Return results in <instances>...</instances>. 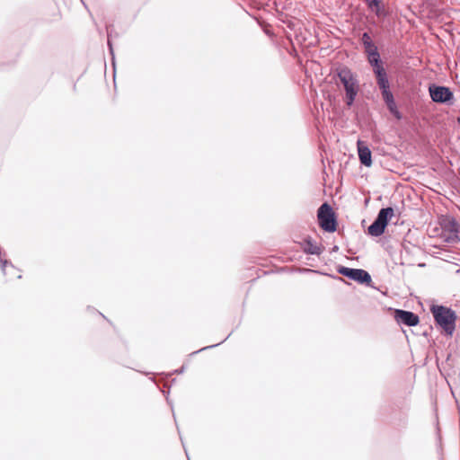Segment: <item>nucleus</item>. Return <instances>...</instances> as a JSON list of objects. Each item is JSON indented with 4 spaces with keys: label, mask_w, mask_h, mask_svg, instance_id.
<instances>
[{
    "label": "nucleus",
    "mask_w": 460,
    "mask_h": 460,
    "mask_svg": "<svg viewBox=\"0 0 460 460\" xmlns=\"http://www.w3.org/2000/svg\"><path fill=\"white\" fill-rule=\"evenodd\" d=\"M433 320L442 334L449 337L454 334L457 314L451 307L433 304Z\"/></svg>",
    "instance_id": "nucleus-1"
},
{
    "label": "nucleus",
    "mask_w": 460,
    "mask_h": 460,
    "mask_svg": "<svg viewBox=\"0 0 460 460\" xmlns=\"http://www.w3.org/2000/svg\"><path fill=\"white\" fill-rule=\"evenodd\" d=\"M438 226L433 227V238L440 237L444 242L456 243L460 241V226L455 217L449 215H440L438 217Z\"/></svg>",
    "instance_id": "nucleus-2"
},
{
    "label": "nucleus",
    "mask_w": 460,
    "mask_h": 460,
    "mask_svg": "<svg viewBox=\"0 0 460 460\" xmlns=\"http://www.w3.org/2000/svg\"><path fill=\"white\" fill-rule=\"evenodd\" d=\"M337 76L345 90V102L348 107L353 105L358 93V82L354 73L348 66H341L336 69Z\"/></svg>",
    "instance_id": "nucleus-3"
},
{
    "label": "nucleus",
    "mask_w": 460,
    "mask_h": 460,
    "mask_svg": "<svg viewBox=\"0 0 460 460\" xmlns=\"http://www.w3.org/2000/svg\"><path fill=\"white\" fill-rule=\"evenodd\" d=\"M317 218L320 227L328 233H333L337 229V218L332 208L328 203H323L317 210Z\"/></svg>",
    "instance_id": "nucleus-4"
},
{
    "label": "nucleus",
    "mask_w": 460,
    "mask_h": 460,
    "mask_svg": "<svg viewBox=\"0 0 460 460\" xmlns=\"http://www.w3.org/2000/svg\"><path fill=\"white\" fill-rule=\"evenodd\" d=\"M337 272L351 280H354L359 284H365L369 286L372 282L370 274L362 269H352L345 266H339Z\"/></svg>",
    "instance_id": "nucleus-5"
},
{
    "label": "nucleus",
    "mask_w": 460,
    "mask_h": 460,
    "mask_svg": "<svg viewBox=\"0 0 460 460\" xmlns=\"http://www.w3.org/2000/svg\"><path fill=\"white\" fill-rule=\"evenodd\" d=\"M455 102V93L450 87L433 83V102L452 106Z\"/></svg>",
    "instance_id": "nucleus-6"
},
{
    "label": "nucleus",
    "mask_w": 460,
    "mask_h": 460,
    "mask_svg": "<svg viewBox=\"0 0 460 460\" xmlns=\"http://www.w3.org/2000/svg\"><path fill=\"white\" fill-rule=\"evenodd\" d=\"M394 318L398 324L410 327L416 326L420 322L419 316L416 314L402 309H394Z\"/></svg>",
    "instance_id": "nucleus-7"
},
{
    "label": "nucleus",
    "mask_w": 460,
    "mask_h": 460,
    "mask_svg": "<svg viewBox=\"0 0 460 460\" xmlns=\"http://www.w3.org/2000/svg\"><path fill=\"white\" fill-rule=\"evenodd\" d=\"M367 61L373 69L376 84L388 79L380 54L376 56L372 54V57L367 58Z\"/></svg>",
    "instance_id": "nucleus-8"
},
{
    "label": "nucleus",
    "mask_w": 460,
    "mask_h": 460,
    "mask_svg": "<svg viewBox=\"0 0 460 460\" xmlns=\"http://www.w3.org/2000/svg\"><path fill=\"white\" fill-rule=\"evenodd\" d=\"M357 146L360 164L366 167H370L373 164L370 148L361 140H358Z\"/></svg>",
    "instance_id": "nucleus-9"
},
{
    "label": "nucleus",
    "mask_w": 460,
    "mask_h": 460,
    "mask_svg": "<svg viewBox=\"0 0 460 460\" xmlns=\"http://www.w3.org/2000/svg\"><path fill=\"white\" fill-rule=\"evenodd\" d=\"M301 248L305 253L310 255H320L323 252L321 246L317 245L310 236L304 239Z\"/></svg>",
    "instance_id": "nucleus-10"
},
{
    "label": "nucleus",
    "mask_w": 460,
    "mask_h": 460,
    "mask_svg": "<svg viewBox=\"0 0 460 460\" xmlns=\"http://www.w3.org/2000/svg\"><path fill=\"white\" fill-rule=\"evenodd\" d=\"M377 85L381 91V94H382L385 103L392 102L393 101H394V94L390 91V84H389L388 79L382 81L380 83H377Z\"/></svg>",
    "instance_id": "nucleus-11"
},
{
    "label": "nucleus",
    "mask_w": 460,
    "mask_h": 460,
    "mask_svg": "<svg viewBox=\"0 0 460 460\" xmlns=\"http://www.w3.org/2000/svg\"><path fill=\"white\" fill-rule=\"evenodd\" d=\"M385 228L386 226H385L383 223L375 218L372 224L367 227V233L371 236L378 237L385 233Z\"/></svg>",
    "instance_id": "nucleus-12"
},
{
    "label": "nucleus",
    "mask_w": 460,
    "mask_h": 460,
    "mask_svg": "<svg viewBox=\"0 0 460 460\" xmlns=\"http://www.w3.org/2000/svg\"><path fill=\"white\" fill-rule=\"evenodd\" d=\"M394 210L392 207L383 208L379 210L376 219L387 226L389 221L393 217Z\"/></svg>",
    "instance_id": "nucleus-13"
},
{
    "label": "nucleus",
    "mask_w": 460,
    "mask_h": 460,
    "mask_svg": "<svg viewBox=\"0 0 460 460\" xmlns=\"http://www.w3.org/2000/svg\"><path fill=\"white\" fill-rule=\"evenodd\" d=\"M367 7L371 9L377 16H380L381 12V0H364Z\"/></svg>",
    "instance_id": "nucleus-14"
},
{
    "label": "nucleus",
    "mask_w": 460,
    "mask_h": 460,
    "mask_svg": "<svg viewBox=\"0 0 460 460\" xmlns=\"http://www.w3.org/2000/svg\"><path fill=\"white\" fill-rule=\"evenodd\" d=\"M388 111L390 113L396 118V119L400 120L402 119V115L400 112V111L397 108L395 101H393L392 102H386L385 103Z\"/></svg>",
    "instance_id": "nucleus-15"
},
{
    "label": "nucleus",
    "mask_w": 460,
    "mask_h": 460,
    "mask_svg": "<svg viewBox=\"0 0 460 460\" xmlns=\"http://www.w3.org/2000/svg\"><path fill=\"white\" fill-rule=\"evenodd\" d=\"M363 47L367 58L372 57V54L376 56L379 54L377 47L375 45L373 41L365 42V45H363Z\"/></svg>",
    "instance_id": "nucleus-16"
},
{
    "label": "nucleus",
    "mask_w": 460,
    "mask_h": 460,
    "mask_svg": "<svg viewBox=\"0 0 460 460\" xmlns=\"http://www.w3.org/2000/svg\"><path fill=\"white\" fill-rule=\"evenodd\" d=\"M436 65H437V66H438V70H435V69L433 68V70H432V73H433V74L438 73V72H442V71H443V69H447V66H446V65L443 63L442 59H441L440 61L436 60Z\"/></svg>",
    "instance_id": "nucleus-17"
},
{
    "label": "nucleus",
    "mask_w": 460,
    "mask_h": 460,
    "mask_svg": "<svg viewBox=\"0 0 460 460\" xmlns=\"http://www.w3.org/2000/svg\"><path fill=\"white\" fill-rule=\"evenodd\" d=\"M372 41L371 37L368 32H363L361 35V43L362 45H365V42H370Z\"/></svg>",
    "instance_id": "nucleus-18"
},
{
    "label": "nucleus",
    "mask_w": 460,
    "mask_h": 460,
    "mask_svg": "<svg viewBox=\"0 0 460 460\" xmlns=\"http://www.w3.org/2000/svg\"><path fill=\"white\" fill-rule=\"evenodd\" d=\"M226 340V339H225V340H223L222 341H220V342H218V343H217V344H214V345L206 346V347H204V348H202V349H199V350H197V351H194L192 354H197V353H199V352H200V351H203V350H206V349H208L215 348V347H217V346L220 345L221 343H223Z\"/></svg>",
    "instance_id": "nucleus-19"
},
{
    "label": "nucleus",
    "mask_w": 460,
    "mask_h": 460,
    "mask_svg": "<svg viewBox=\"0 0 460 460\" xmlns=\"http://www.w3.org/2000/svg\"><path fill=\"white\" fill-rule=\"evenodd\" d=\"M108 46H109L110 52H111V54L112 56V58H114L113 49H112V44H111L110 39H108Z\"/></svg>",
    "instance_id": "nucleus-20"
},
{
    "label": "nucleus",
    "mask_w": 460,
    "mask_h": 460,
    "mask_svg": "<svg viewBox=\"0 0 460 460\" xmlns=\"http://www.w3.org/2000/svg\"><path fill=\"white\" fill-rule=\"evenodd\" d=\"M427 89H428L429 94L431 96V91H433V88H431V82L427 84Z\"/></svg>",
    "instance_id": "nucleus-21"
},
{
    "label": "nucleus",
    "mask_w": 460,
    "mask_h": 460,
    "mask_svg": "<svg viewBox=\"0 0 460 460\" xmlns=\"http://www.w3.org/2000/svg\"><path fill=\"white\" fill-rule=\"evenodd\" d=\"M427 89H428L429 94L431 96V91H433V88H431V82L427 84Z\"/></svg>",
    "instance_id": "nucleus-22"
},
{
    "label": "nucleus",
    "mask_w": 460,
    "mask_h": 460,
    "mask_svg": "<svg viewBox=\"0 0 460 460\" xmlns=\"http://www.w3.org/2000/svg\"><path fill=\"white\" fill-rule=\"evenodd\" d=\"M185 370V367L182 366L180 369L175 370V373L177 374H182Z\"/></svg>",
    "instance_id": "nucleus-23"
},
{
    "label": "nucleus",
    "mask_w": 460,
    "mask_h": 460,
    "mask_svg": "<svg viewBox=\"0 0 460 460\" xmlns=\"http://www.w3.org/2000/svg\"><path fill=\"white\" fill-rule=\"evenodd\" d=\"M337 250H338V246H337V245H335V246L333 247V251H337Z\"/></svg>",
    "instance_id": "nucleus-24"
},
{
    "label": "nucleus",
    "mask_w": 460,
    "mask_h": 460,
    "mask_svg": "<svg viewBox=\"0 0 460 460\" xmlns=\"http://www.w3.org/2000/svg\"><path fill=\"white\" fill-rule=\"evenodd\" d=\"M185 453H187V451H186V450H185ZM186 455H187V457H189V456H188V454H186ZM188 460H190V458H188Z\"/></svg>",
    "instance_id": "nucleus-25"
}]
</instances>
